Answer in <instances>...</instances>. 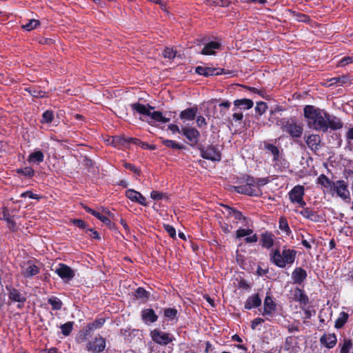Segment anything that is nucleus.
<instances>
[{
    "label": "nucleus",
    "instance_id": "1",
    "mask_svg": "<svg viewBox=\"0 0 353 353\" xmlns=\"http://www.w3.org/2000/svg\"><path fill=\"white\" fill-rule=\"evenodd\" d=\"M303 112L309 128L324 132L327 130V113L324 110L308 105L304 108Z\"/></svg>",
    "mask_w": 353,
    "mask_h": 353
},
{
    "label": "nucleus",
    "instance_id": "2",
    "mask_svg": "<svg viewBox=\"0 0 353 353\" xmlns=\"http://www.w3.org/2000/svg\"><path fill=\"white\" fill-rule=\"evenodd\" d=\"M130 107L133 111L137 112L143 117H147L145 120L148 123L151 124L152 122H159L165 123L170 121V119L163 116L161 112L154 111V107L149 104H141L140 103H134L130 104ZM145 121L144 119H143Z\"/></svg>",
    "mask_w": 353,
    "mask_h": 353
},
{
    "label": "nucleus",
    "instance_id": "3",
    "mask_svg": "<svg viewBox=\"0 0 353 353\" xmlns=\"http://www.w3.org/2000/svg\"><path fill=\"white\" fill-rule=\"evenodd\" d=\"M296 251L283 247L281 250L276 248L270 254V260L276 266L283 268L292 265L296 259Z\"/></svg>",
    "mask_w": 353,
    "mask_h": 353
},
{
    "label": "nucleus",
    "instance_id": "4",
    "mask_svg": "<svg viewBox=\"0 0 353 353\" xmlns=\"http://www.w3.org/2000/svg\"><path fill=\"white\" fill-rule=\"evenodd\" d=\"M276 125L292 138L301 137L303 132V126L295 118H282L276 121Z\"/></svg>",
    "mask_w": 353,
    "mask_h": 353
},
{
    "label": "nucleus",
    "instance_id": "5",
    "mask_svg": "<svg viewBox=\"0 0 353 353\" xmlns=\"http://www.w3.org/2000/svg\"><path fill=\"white\" fill-rule=\"evenodd\" d=\"M334 196L341 198L345 202L350 201V192L348 190L347 183L343 180H337L334 182V185L330 192Z\"/></svg>",
    "mask_w": 353,
    "mask_h": 353
},
{
    "label": "nucleus",
    "instance_id": "6",
    "mask_svg": "<svg viewBox=\"0 0 353 353\" xmlns=\"http://www.w3.org/2000/svg\"><path fill=\"white\" fill-rule=\"evenodd\" d=\"M150 336L153 341L161 345H167L174 339L172 334L154 329L150 332Z\"/></svg>",
    "mask_w": 353,
    "mask_h": 353
},
{
    "label": "nucleus",
    "instance_id": "7",
    "mask_svg": "<svg viewBox=\"0 0 353 353\" xmlns=\"http://www.w3.org/2000/svg\"><path fill=\"white\" fill-rule=\"evenodd\" d=\"M106 347L105 339L100 335L87 343L85 349L92 353L102 352Z\"/></svg>",
    "mask_w": 353,
    "mask_h": 353
},
{
    "label": "nucleus",
    "instance_id": "8",
    "mask_svg": "<svg viewBox=\"0 0 353 353\" xmlns=\"http://www.w3.org/2000/svg\"><path fill=\"white\" fill-rule=\"evenodd\" d=\"M201 156L205 159L212 161H220L221 155L219 150L213 145L200 147Z\"/></svg>",
    "mask_w": 353,
    "mask_h": 353
},
{
    "label": "nucleus",
    "instance_id": "9",
    "mask_svg": "<svg viewBox=\"0 0 353 353\" xmlns=\"http://www.w3.org/2000/svg\"><path fill=\"white\" fill-rule=\"evenodd\" d=\"M304 190L305 189L303 185H297L294 186L289 192L290 201L294 203H299L301 207L303 208L306 205L305 201L303 200Z\"/></svg>",
    "mask_w": 353,
    "mask_h": 353
},
{
    "label": "nucleus",
    "instance_id": "10",
    "mask_svg": "<svg viewBox=\"0 0 353 353\" xmlns=\"http://www.w3.org/2000/svg\"><path fill=\"white\" fill-rule=\"evenodd\" d=\"M181 134L186 137L191 146H194L198 143L200 132L195 128L183 127Z\"/></svg>",
    "mask_w": 353,
    "mask_h": 353
},
{
    "label": "nucleus",
    "instance_id": "11",
    "mask_svg": "<svg viewBox=\"0 0 353 353\" xmlns=\"http://www.w3.org/2000/svg\"><path fill=\"white\" fill-rule=\"evenodd\" d=\"M54 272L63 280L70 281L74 276V270L68 265L59 263Z\"/></svg>",
    "mask_w": 353,
    "mask_h": 353
},
{
    "label": "nucleus",
    "instance_id": "12",
    "mask_svg": "<svg viewBox=\"0 0 353 353\" xmlns=\"http://www.w3.org/2000/svg\"><path fill=\"white\" fill-rule=\"evenodd\" d=\"M235 191L239 194H247L251 196H259L262 190L259 188H252L246 184L234 187Z\"/></svg>",
    "mask_w": 353,
    "mask_h": 353
},
{
    "label": "nucleus",
    "instance_id": "13",
    "mask_svg": "<svg viewBox=\"0 0 353 353\" xmlns=\"http://www.w3.org/2000/svg\"><path fill=\"white\" fill-rule=\"evenodd\" d=\"M276 305L272 297L267 295L263 303V311L261 314L263 316H272L275 312Z\"/></svg>",
    "mask_w": 353,
    "mask_h": 353
},
{
    "label": "nucleus",
    "instance_id": "14",
    "mask_svg": "<svg viewBox=\"0 0 353 353\" xmlns=\"http://www.w3.org/2000/svg\"><path fill=\"white\" fill-rule=\"evenodd\" d=\"M125 196L133 202H137L143 206L147 205L146 199L139 192L129 189L125 192Z\"/></svg>",
    "mask_w": 353,
    "mask_h": 353
},
{
    "label": "nucleus",
    "instance_id": "15",
    "mask_svg": "<svg viewBox=\"0 0 353 353\" xmlns=\"http://www.w3.org/2000/svg\"><path fill=\"white\" fill-rule=\"evenodd\" d=\"M141 319L145 324H150L157 321L158 316L155 314L154 310L147 308L141 311Z\"/></svg>",
    "mask_w": 353,
    "mask_h": 353
},
{
    "label": "nucleus",
    "instance_id": "16",
    "mask_svg": "<svg viewBox=\"0 0 353 353\" xmlns=\"http://www.w3.org/2000/svg\"><path fill=\"white\" fill-rule=\"evenodd\" d=\"M305 141L307 146L312 151L316 152L319 150L320 143L321 142L319 135L311 134L307 137Z\"/></svg>",
    "mask_w": 353,
    "mask_h": 353
},
{
    "label": "nucleus",
    "instance_id": "17",
    "mask_svg": "<svg viewBox=\"0 0 353 353\" xmlns=\"http://www.w3.org/2000/svg\"><path fill=\"white\" fill-rule=\"evenodd\" d=\"M223 69L208 68L203 66H198L196 68L195 71L197 74L204 77L214 76L221 74Z\"/></svg>",
    "mask_w": 353,
    "mask_h": 353
},
{
    "label": "nucleus",
    "instance_id": "18",
    "mask_svg": "<svg viewBox=\"0 0 353 353\" xmlns=\"http://www.w3.org/2000/svg\"><path fill=\"white\" fill-rule=\"evenodd\" d=\"M293 299L298 301L301 305H306L309 299L307 296L305 294L304 291L299 288H296L292 292Z\"/></svg>",
    "mask_w": 353,
    "mask_h": 353
},
{
    "label": "nucleus",
    "instance_id": "19",
    "mask_svg": "<svg viewBox=\"0 0 353 353\" xmlns=\"http://www.w3.org/2000/svg\"><path fill=\"white\" fill-rule=\"evenodd\" d=\"M336 341V336L334 334H325L320 339L321 343L329 349L334 347Z\"/></svg>",
    "mask_w": 353,
    "mask_h": 353
},
{
    "label": "nucleus",
    "instance_id": "20",
    "mask_svg": "<svg viewBox=\"0 0 353 353\" xmlns=\"http://www.w3.org/2000/svg\"><path fill=\"white\" fill-rule=\"evenodd\" d=\"M306 277L307 272L301 268H296L292 273V278L294 283L301 284Z\"/></svg>",
    "mask_w": 353,
    "mask_h": 353
},
{
    "label": "nucleus",
    "instance_id": "21",
    "mask_svg": "<svg viewBox=\"0 0 353 353\" xmlns=\"http://www.w3.org/2000/svg\"><path fill=\"white\" fill-rule=\"evenodd\" d=\"M39 273V268L36 265L32 264L30 262H28L27 265L24 267L21 271V274L25 278L32 277Z\"/></svg>",
    "mask_w": 353,
    "mask_h": 353
},
{
    "label": "nucleus",
    "instance_id": "22",
    "mask_svg": "<svg viewBox=\"0 0 353 353\" xmlns=\"http://www.w3.org/2000/svg\"><path fill=\"white\" fill-rule=\"evenodd\" d=\"M261 305V299L259 294H254L250 296L245 303L244 307L245 310H251L254 307H258Z\"/></svg>",
    "mask_w": 353,
    "mask_h": 353
},
{
    "label": "nucleus",
    "instance_id": "23",
    "mask_svg": "<svg viewBox=\"0 0 353 353\" xmlns=\"http://www.w3.org/2000/svg\"><path fill=\"white\" fill-rule=\"evenodd\" d=\"M296 212L301 214L303 217L314 222H318L321 219L320 216L316 212L312 211L307 208H305L303 207V208L301 210H296Z\"/></svg>",
    "mask_w": 353,
    "mask_h": 353
},
{
    "label": "nucleus",
    "instance_id": "24",
    "mask_svg": "<svg viewBox=\"0 0 353 353\" xmlns=\"http://www.w3.org/2000/svg\"><path fill=\"white\" fill-rule=\"evenodd\" d=\"M197 112V106L187 108L181 112L180 118L183 120L192 121L195 119Z\"/></svg>",
    "mask_w": 353,
    "mask_h": 353
},
{
    "label": "nucleus",
    "instance_id": "25",
    "mask_svg": "<svg viewBox=\"0 0 353 353\" xmlns=\"http://www.w3.org/2000/svg\"><path fill=\"white\" fill-rule=\"evenodd\" d=\"M220 48V43L217 41H210L204 46L201 53L203 55H214V50L219 49Z\"/></svg>",
    "mask_w": 353,
    "mask_h": 353
},
{
    "label": "nucleus",
    "instance_id": "26",
    "mask_svg": "<svg viewBox=\"0 0 353 353\" xmlns=\"http://www.w3.org/2000/svg\"><path fill=\"white\" fill-rule=\"evenodd\" d=\"M7 290L9 291L8 296L10 299L21 303L26 302V298L18 290L8 288H7Z\"/></svg>",
    "mask_w": 353,
    "mask_h": 353
},
{
    "label": "nucleus",
    "instance_id": "27",
    "mask_svg": "<svg viewBox=\"0 0 353 353\" xmlns=\"http://www.w3.org/2000/svg\"><path fill=\"white\" fill-rule=\"evenodd\" d=\"M326 119L327 125H328V128H330L331 129L335 130H339L343 128V123L341 122V119L337 118L335 116L330 115L327 114Z\"/></svg>",
    "mask_w": 353,
    "mask_h": 353
},
{
    "label": "nucleus",
    "instance_id": "28",
    "mask_svg": "<svg viewBox=\"0 0 353 353\" xmlns=\"http://www.w3.org/2000/svg\"><path fill=\"white\" fill-rule=\"evenodd\" d=\"M92 334L93 332L89 330V326L87 325L78 333L76 336V341L79 343H82L86 341Z\"/></svg>",
    "mask_w": 353,
    "mask_h": 353
},
{
    "label": "nucleus",
    "instance_id": "29",
    "mask_svg": "<svg viewBox=\"0 0 353 353\" xmlns=\"http://www.w3.org/2000/svg\"><path fill=\"white\" fill-rule=\"evenodd\" d=\"M44 160L43 153L40 150H37L29 154L28 161L30 163L39 164Z\"/></svg>",
    "mask_w": 353,
    "mask_h": 353
},
{
    "label": "nucleus",
    "instance_id": "30",
    "mask_svg": "<svg viewBox=\"0 0 353 353\" xmlns=\"http://www.w3.org/2000/svg\"><path fill=\"white\" fill-rule=\"evenodd\" d=\"M234 105L236 108H239L243 110H249L252 108L254 103L251 99H241L235 100L234 101Z\"/></svg>",
    "mask_w": 353,
    "mask_h": 353
},
{
    "label": "nucleus",
    "instance_id": "31",
    "mask_svg": "<svg viewBox=\"0 0 353 353\" xmlns=\"http://www.w3.org/2000/svg\"><path fill=\"white\" fill-rule=\"evenodd\" d=\"M317 182L319 185L325 188L328 192H330L334 181H332L325 174H321L317 179Z\"/></svg>",
    "mask_w": 353,
    "mask_h": 353
},
{
    "label": "nucleus",
    "instance_id": "32",
    "mask_svg": "<svg viewBox=\"0 0 353 353\" xmlns=\"http://www.w3.org/2000/svg\"><path fill=\"white\" fill-rule=\"evenodd\" d=\"M84 209L87 212L90 213L91 214H92L93 216L97 217L98 219H99L101 222H103L105 225H111V223H112L111 221L105 216H103L101 213L91 209L90 208H89L88 206H84Z\"/></svg>",
    "mask_w": 353,
    "mask_h": 353
},
{
    "label": "nucleus",
    "instance_id": "33",
    "mask_svg": "<svg viewBox=\"0 0 353 353\" xmlns=\"http://www.w3.org/2000/svg\"><path fill=\"white\" fill-rule=\"evenodd\" d=\"M261 244L265 248H270L274 245L273 236L270 233H263L261 234Z\"/></svg>",
    "mask_w": 353,
    "mask_h": 353
},
{
    "label": "nucleus",
    "instance_id": "34",
    "mask_svg": "<svg viewBox=\"0 0 353 353\" xmlns=\"http://www.w3.org/2000/svg\"><path fill=\"white\" fill-rule=\"evenodd\" d=\"M349 77L348 76H341V77H333L329 80V86H332L334 85H338V86H342L349 82Z\"/></svg>",
    "mask_w": 353,
    "mask_h": 353
},
{
    "label": "nucleus",
    "instance_id": "35",
    "mask_svg": "<svg viewBox=\"0 0 353 353\" xmlns=\"http://www.w3.org/2000/svg\"><path fill=\"white\" fill-rule=\"evenodd\" d=\"M25 91L28 92L31 96L35 98H43L45 97V92L36 86L26 88Z\"/></svg>",
    "mask_w": 353,
    "mask_h": 353
},
{
    "label": "nucleus",
    "instance_id": "36",
    "mask_svg": "<svg viewBox=\"0 0 353 353\" xmlns=\"http://www.w3.org/2000/svg\"><path fill=\"white\" fill-rule=\"evenodd\" d=\"M161 142L165 146L169 148L176 150H183L185 148V146L183 144L179 143L175 141L161 138Z\"/></svg>",
    "mask_w": 353,
    "mask_h": 353
},
{
    "label": "nucleus",
    "instance_id": "37",
    "mask_svg": "<svg viewBox=\"0 0 353 353\" xmlns=\"http://www.w3.org/2000/svg\"><path fill=\"white\" fill-rule=\"evenodd\" d=\"M105 320L104 318H98L95 319L93 322L88 324L89 326V330L94 332L96 330L102 327L105 323Z\"/></svg>",
    "mask_w": 353,
    "mask_h": 353
},
{
    "label": "nucleus",
    "instance_id": "38",
    "mask_svg": "<svg viewBox=\"0 0 353 353\" xmlns=\"http://www.w3.org/2000/svg\"><path fill=\"white\" fill-rule=\"evenodd\" d=\"M347 319L348 314L345 312H341L335 321V327L338 329L341 328L347 322Z\"/></svg>",
    "mask_w": 353,
    "mask_h": 353
},
{
    "label": "nucleus",
    "instance_id": "39",
    "mask_svg": "<svg viewBox=\"0 0 353 353\" xmlns=\"http://www.w3.org/2000/svg\"><path fill=\"white\" fill-rule=\"evenodd\" d=\"M3 219L7 222V225L10 230L14 231L16 229V223L11 217L8 212L3 211Z\"/></svg>",
    "mask_w": 353,
    "mask_h": 353
},
{
    "label": "nucleus",
    "instance_id": "40",
    "mask_svg": "<svg viewBox=\"0 0 353 353\" xmlns=\"http://www.w3.org/2000/svg\"><path fill=\"white\" fill-rule=\"evenodd\" d=\"M135 296L137 299H141L143 301H147L150 296V292L143 288H138L135 292Z\"/></svg>",
    "mask_w": 353,
    "mask_h": 353
},
{
    "label": "nucleus",
    "instance_id": "41",
    "mask_svg": "<svg viewBox=\"0 0 353 353\" xmlns=\"http://www.w3.org/2000/svg\"><path fill=\"white\" fill-rule=\"evenodd\" d=\"M48 302L51 305L52 310H59L62 307L61 301L55 296H52L48 299Z\"/></svg>",
    "mask_w": 353,
    "mask_h": 353
},
{
    "label": "nucleus",
    "instance_id": "42",
    "mask_svg": "<svg viewBox=\"0 0 353 353\" xmlns=\"http://www.w3.org/2000/svg\"><path fill=\"white\" fill-rule=\"evenodd\" d=\"M164 316L168 320H174L176 319L178 311L175 308H166L164 310Z\"/></svg>",
    "mask_w": 353,
    "mask_h": 353
},
{
    "label": "nucleus",
    "instance_id": "43",
    "mask_svg": "<svg viewBox=\"0 0 353 353\" xmlns=\"http://www.w3.org/2000/svg\"><path fill=\"white\" fill-rule=\"evenodd\" d=\"M74 322L68 321L60 326L61 332L64 336H68L73 329Z\"/></svg>",
    "mask_w": 353,
    "mask_h": 353
},
{
    "label": "nucleus",
    "instance_id": "44",
    "mask_svg": "<svg viewBox=\"0 0 353 353\" xmlns=\"http://www.w3.org/2000/svg\"><path fill=\"white\" fill-rule=\"evenodd\" d=\"M265 149L268 151H270L272 155H273V159L274 161H276L279 159V148L273 145V144H267L265 145Z\"/></svg>",
    "mask_w": 353,
    "mask_h": 353
},
{
    "label": "nucleus",
    "instance_id": "45",
    "mask_svg": "<svg viewBox=\"0 0 353 353\" xmlns=\"http://www.w3.org/2000/svg\"><path fill=\"white\" fill-rule=\"evenodd\" d=\"M279 228L282 231L285 232L288 235L291 233V230L289 227L287 219L284 217H281L279 219Z\"/></svg>",
    "mask_w": 353,
    "mask_h": 353
},
{
    "label": "nucleus",
    "instance_id": "46",
    "mask_svg": "<svg viewBox=\"0 0 353 353\" xmlns=\"http://www.w3.org/2000/svg\"><path fill=\"white\" fill-rule=\"evenodd\" d=\"M40 24L38 20L31 19L26 24L22 26V28L27 31H30L36 28Z\"/></svg>",
    "mask_w": 353,
    "mask_h": 353
},
{
    "label": "nucleus",
    "instance_id": "47",
    "mask_svg": "<svg viewBox=\"0 0 353 353\" xmlns=\"http://www.w3.org/2000/svg\"><path fill=\"white\" fill-rule=\"evenodd\" d=\"M176 54V51L173 50L172 48H165L163 52V55L165 58L169 59H173Z\"/></svg>",
    "mask_w": 353,
    "mask_h": 353
},
{
    "label": "nucleus",
    "instance_id": "48",
    "mask_svg": "<svg viewBox=\"0 0 353 353\" xmlns=\"http://www.w3.org/2000/svg\"><path fill=\"white\" fill-rule=\"evenodd\" d=\"M54 119V114L52 111L46 110L42 114V123H50Z\"/></svg>",
    "mask_w": 353,
    "mask_h": 353
},
{
    "label": "nucleus",
    "instance_id": "49",
    "mask_svg": "<svg viewBox=\"0 0 353 353\" xmlns=\"http://www.w3.org/2000/svg\"><path fill=\"white\" fill-rule=\"evenodd\" d=\"M352 347V343L350 339H345L341 347L340 353H350V350Z\"/></svg>",
    "mask_w": 353,
    "mask_h": 353
},
{
    "label": "nucleus",
    "instance_id": "50",
    "mask_svg": "<svg viewBox=\"0 0 353 353\" xmlns=\"http://www.w3.org/2000/svg\"><path fill=\"white\" fill-rule=\"evenodd\" d=\"M253 233L252 229H239L236 232V237L239 239L241 237L247 236Z\"/></svg>",
    "mask_w": 353,
    "mask_h": 353
},
{
    "label": "nucleus",
    "instance_id": "51",
    "mask_svg": "<svg viewBox=\"0 0 353 353\" xmlns=\"http://www.w3.org/2000/svg\"><path fill=\"white\" fill-rule=\"evenodd\" d=\"M267 108L266 103L261 101L256 103L255 110L259 115H262L266 111Z\"/></svg>",
    "mask_w": 353,
    "mask_h": 353
},
{
    "label": "nucleus",
    "instance_id": "52",
    "mask_svg": "<svg viewBox=\"0 0 353 353\" xmlns=\"http://www.w3.org/2000/svg\"><path fill=\"white\" fill-rule=\"evenodd\" d=\"M17 172L22 174L23 176L29 177L32 176L34 174V170L30 167H26L23 169H19Z\"/></svg>",
    "mask_w": 353,
    "mask_h": 353
},
{
    "label": "nucleus",
    "instance_id": "53",
    "mask_svg": "<svg viewBox=\"0 0 353 353\" xmlns=\"http://www.w3.org/2000/svg\"><path fill=\"white\" fill-rule=\"evenodd\" d=\"M270 181L268 177L265 178H256V188H259L261 189V187L266 185Z\"/></svg>",
    "mask_w": 353,
    "mask_h": 353
},
{
    "label": "nucleus",
    "instance_id": "54",
    "mask_svg": "<svg viewBox=\"0 0 353 353\" xmlns=\"http://www.w3.org/2000/svg\"><path fill=\"white\" fill-rule=\"evenodd\" d=\"M350 63H353V57H343L340 61L339 65L341 67L345 66L346 65H348Z\"/></svg>",
    "mask_w": 353,
    "mask_h": 353
},
{
    "label": "nucleus",
    "instance_id": "55",
    "mask_svg": "<svg viewBox=\"0 0 353 353\" xmlns=\"http://www.w3.org/2000/svg\"><path fill=\"white\" fill-rule=\"evenodd\" d=\"M134 143L140 145L142 148H149V149H151V150H154V145H149V144H148L146 143L142 142L139 139H134Z\"/></svg>",
    "mask_w": 353,
    "mask_h": 353
},
{
    "label": "nucleus",
    "instance_id": "56",
    "mask_svg": "<svg viewBox=\"0 0 353 353\" xmlns=\"http://www.w3.org/2000/svg\"><path fill=\"white\" fill-rule=\"evenodd\" d=\"M164 228L170 237L174 238L176 236V230L174 227L170 225H165Z\"/></svg>",
    "mask_w": 353,
    "mask_h": 353
},
{
    "label": "nucleus",
    "instance_id": "57",
    "mask_svg": "<svg viewBox=\"0 0 353 353\" xmlns=\"http://www.w3.org/2000/svg\"><path fill=\"white\" fill-rule=\"evenodd\" d=\"M265 321V320L262 318H256L254 319L252 321V323H251V328L252 330H256V327L259 324H261L262 323H263Z\"/></svg>",
    "mask_w": 353,
    "mask_h": 353
},
{
    "label": "nucleus",
    "instance_id": "58",
    "mask_svg": "<svg viewBox=\"0 0 353 353\" xmlns=\"http://www.w3.org/2000/svg\"><path fill=\"white\" fill-rule=\"evenodd\" d=\"M150 196L154 200H160L163 198L164 194L162 192H159L158 191H152L150 194Z\"/></svg>",
    "mask_w": 353,
    "mask_h": 353
},
{
    "label": "nucleus",
    "instance_id": "59",
    "mask_svg": "<svg viewBox=\"0 0 353 353\" xmlns=\"http://www.w3.org/2000/svg\"><path fill=\"white\" fill-rule=\"evenodd\" d=\"M223 207L225 209V211H223V213L226 214L227 216L230 218L232 217L233 213H235V212L237 210L232 208L228 205H223Z\"/></svg>",
    "mask_w": 353,
    "mask_h": 353
},
{
    "label": "nucleus",
    "instance_id": "60",
    "mask_svg": "<svg viewBox=\"0 0 353 353\" xmlns=\"http://www.w3.org/2000/svg\"><path fill=\"white\" fill-rule=\"evenodd\" d=\"M72 223H74V225H75L76 226H77L78 228H79L81 229L86 228V224H85V221H83L81 219H74L72 221Z\"/></svg>",
    "mask_w": 353,
    "mask_h": 353
},
{
    "label": "nucleus",
    "instance_id": "61",
    "mask_svg": "<svg viewBox=\"0 0 353 353\" xmlns=\"http://www.w3.org/2000/svg\"><path fill=\"white\" fill-rule=\"evenodd\" d=\"M21 197H29L30 199H39V196L31 191H26L21 194Z\"/></svg>",
    "mask_w": 353,
    "mask_h": 353
},
{
    "label": "nucleus",
    "instance_id": "62",
    "mask_svg": "<svg viewBox=\"0 0 353 353\" xmlns=\"http://www.w3.org/2000/svg\"><path fill=\"white\" fill-rule=\"evenodd\" d=\"M256 179H254V177H252V176H248L246 180H245V182H246V185H249V186H252V188H256Z\"/></svg>",
    "mask_w": 353,
    "mask_h": 353
},
{
    "label": "nucleus",
    "instance_id": "63",
    "mask_svg": "<svg viewBox=\"0 0 353 353\" xmlns=\"http://www.w3.org/2000/svg\"><path fill=\"white\" fill-rule=\"evenodd\" d=\"M196 125L199 128L205 126L207 125L205 119L202 116H198L196 118Z\"/></svg>",
    "mask_w": 353,
    "mask_h": 353
},
{
    "label": "nucleus",
    "instance_id": "64",
    "mask_svg": "<svg viewBox=\"0 0 353 353\" xmlns=\"http://www.w3.org/2000/svg\"><path fill=\"white\" fill-rule=\"evenodd\" d=\"M221 228L223 230V232L225 234L230 233L231 232V229L232 227L231 225H229L226 223H220Z\"/></svg>",
    "mask_w": 353,
    "mask_h": 353
}]
</instances>
